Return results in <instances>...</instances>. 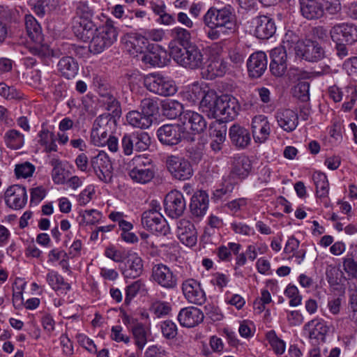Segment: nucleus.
Segmentation results:
<instances>
[{"label": "nucleus", "instance_id": "nucleus-1", "mask_svg": "<svg viewBox=\"0 0 357 357\" xmlns=\"http://www.w3.org/2000/svg\"><path fill=\"white\" fill-rule=\"evenodd\" d=\"M192 92L195 94L193 102L201 99L200 108L209 117L227 122L233 120L238 113L240 109L238 101L231 95L225 94L218 96L214 91L210 90L205 92L199 86H194Z\"/></svg>", "mask_w": 357, "mask_h": 357}, {"label": "nucleus", "instance_id": "nucleus-2", "mask_svg": "<svg viewBox=\"0 0 357 357\" xmlns=\"http://www.w3.org/2000/svg\"><path fill=\"white\" fill-rule=\"evenodd\" d=\"M204 25L208 28L207 37L215 40L235 31L236 16L234 9L229 5L221 8L211 7L203 17Z\"/></svg>", "mask_w": 357, "mask_h": 357}, {"label": "nucleus", "instance_id": "nucleus-3", "mask_svg": "<svg viewBox=\"0 0 357 357\" xmlns=\"http://www.w3.org/2000/svg\"><path fill=\"white\" fill-rule=\"evenodd\" d=\"M170 53L178 64L191 70L202 68L206 63L203 49L195 43H190L184 47L174 46Z\"/></svg>", "mask_w": 357, "mask_h": 357}, {"label": "nucleus", "instance_id": "nucleus-4", "mask_svg": "<svg viewBox=\"0 0 357 357\" xmlns=\"http://www.w3.org/2000/svg\"><path fill=\"white\" fill-rule=\"evenodd\" d=\"M25 27L29 37L34 42L28 46L29 52L34 56L43 59L50 54L49 46L41 44L42 29L40 24L32 15H26L24 17Z\"/></svg>", "mask_w": 357, "mask_h": 357}, {"label": "nucleus", "instance_id": "nucleus-5", "mask_svg": "<svg viewBox=\"0 0 357 357\" xmlns=\"http://www.w3.org/2000/svg\"><path fill=\"white\" fill-rule=\"evenodd\" d=\"M118 31L111 20H107L104 25L100 26L97 32L89 40V51L93 54H100L110 47L117 39Z\"/></svg>", "mask_w": 357, "mask_h": 357}, {"label": "nucleus", "instance_id": "nucleus-6", "mask_svg": "<svg viewBox=\"0 0 357 357\" xmlns=\"http://www.w3.org/2000/svg\"><path fill=\"white\" fill-rule=\"evenodd\" d=\"M151 208L145 211L141 218L143 227L153 233L167 235L169 233V227L160 213V206L156 202H152Z\"/></svg>", "mask_w": 357, "mask_h": 357}, {"label": "nucleus", "instance_id": "nucleus-7", "mask_svg": "<svg viewBox=\"0 0 357 357\" xmlns=\"http://www.w3.org/2000/svg\"><path fill=\"white\" fill-rule=\"evenodd\" d=\"M131 162L133 167L129 170L128 175L133 181L145 184L153 178L155 171L151 159L138 155Z\"/></svg>", "mask_w": 357, "mask_h": 357}, {"label": "nucleus", "instance_id": "nucleus-8", "mask_svg": "<svg viewBox=\"0 0 357 357\" xmlns=\"http://www.w3.org/2000/svg\"><path fill=\"white\" fill-rule=\"evenodd\" d=\"M144 84L149 91L161 96H173L177 91L173 80L160 74L151 73L146 75Z\"/></svg>", "mask_w": 357, "mask_h": 357}, {"label": "nucleus", "instance_id": "nucleus-9", "mask_svg": "<svg viewBox=\"0 0 357 357\" xmlns=\"http://www.w3.org/2000/svg\"><path fill=\"white\" fill-rule=\"evenodd\" d=\"M114 120L110 115H100L93 122L91 132V141L97 146L106 145L107 138L111 135Z\"/></svg>", "mask_w": 357, "mask_h": 357}, {"label": "nucleus", "instance_id": "nucleus-10", "mask_svg": "<svg viewBox=\"0 0 357 357\" xmlns=\"http://www.w3.org/2000/svg\"><path fill=\"white\" fill-rule=\"evenodd\" d=\"M166 165L171 175L176 179L188 180L193 174L190 162L183 157L169 155L167 158Z\"/></svg>", "mask_w": 357, "mask_h": 357}, {"label": "nucleus", "instance_id": "nucleus-11", "mask_svg": "<svg viewBox=\"0 0 357 357\" xmlns=\"http://www.w3.org/2000/svg\"><path fill=\"white\" fill-rule=\"evenodd\" d=\"M91 165L98 178L104 183H110L113 177V168L109 156L100 151L91 160Z\"/></svg>", "mask_w": 357, "mask_h": 357}, {"label": "nucleus", "instance_id": "nucleus-12", "mask_svg": "<svg viewBox=\"0 0 357 357\" xmlns=\"http://www.w3.org/2000/svg\"><path fill=\"white\" fill-rule=\"evenodd\" d=\"M102 102L106 105V109L113 113L119 110V104L116 98L113 96L109 84L104 78L96 76L93 81Z\"/></svg>", "mask_w": 357, "mask_h": 357}, {"label": "nucleus", "instance_id": "nucleus-13", "mask_svg": "<svg viewBox=\"0 0 357 357\" xmlns=\"http://www.w3.org/2000/svg\"><path fill=\"white\" fill-rule=\"evenodd\" d=\"M164 206L168 216L172 218H178L185 209V201L183 194L178 190L170 191L165 198Z\"/></svg>", "mask_w": 357, "mask_h": 357}, {"label": "nucleus", "instance_id": "nucleus-14", "mask_svg": "<svg viewBox=\"0 0 357 357\" xmlns=\"http://www.w3.org/2000/svg\"><path fill=\"white\" fill-rule=\"evenodd\" d=\"M183 135V128L179 124H165L157 130L159 141L165 145L174 146L179 144Z\"/></svg>", "mask_w": 357, "mask_h": 357}, {"label": "nucleus", "instance_id": "nucleus-15", "mask_svg": "<svg viewBox=\"0 0 357 357\" xmlns=\"http://www.w3.org/2000/svg\"><path fill=\"white\" fill-rule=\"evenodd\" d=\"M298 56L310 62H317L325 57V50L318 42L305 40L299 43Z\"/></svg>", "mask_w": 357, "mask_h": 357}, {"label": "nucleus", "instance_id": "nucleus-16", "mask_svg": "<svg viewBox=\"0 0 357 357\" xmlns=\"http://www.w3.org/2000/svg\"><path fill=\"white\" fill-rule=\"evenodd\" d=\"M5 202L13 209H21L26 204L27 195L26 188L20 185L10 186L5 192Z\"/></svg>", "mask_w": 357, "mask_h": 357}, {"label": "nucleus", "instance_id": "nucleus-17", "mask_svg": "<svg viewBox=\"0 0 357 357\" xmlns=\"http://www.w3.org/2000/svg\"><path fill=\"white\" fill-rule=\"evenodd\" d=\"M152 277L161 287L173 289L177 285V278L169 267L162 264L155 265L152 268Z\"/></svg>", "mask_w": 357, "mask_h": 357}, {"label": "nucleus", "instance_id": "nucleus-18", "mask_svg": "<svg viewBox=\"0 0 357 357\" xmlns=\"http://www.w3.org/2000/svg\"><path fill=\"white\" fill-rule=\"evenodd\" d=\"M182 291L189 303L201 305L206 301V295L200 284L194 279H188L182 284Z\"/></svg>", "mask_w": 357, "mask_h": 357}, {"label": "nucleus", "instance_id": "nucleus-19", "mask_svg": "<svg viewBox=\"0 0 357 357\" xmlns=\"http://www.w3.org/2000/svg\"><path fill=\"white\" fill-rule=\"evenodd\" d=\"M269 69L271 74L276 77H282L287 70V54L282 47H275L271 52Z\"/></svg>", "mask_w": 357, "mask_h": 357}, {"label": "nucleus", "instance_id": "nucleus-20", "mask_svg": "<svg viewBox=\"0 0 357 357\" xmlns=\"http://www.w3.org/2000/svg\"><path fill=\"white\" fill-rule=\"evenodd\" d=\"M304 333L310 339L324 342L329 327L321 319H314L303 326Z\"/></svg>", "mask_w": 357, "mask_h": 357}, {"label": "nucleus", "instance_id": "nucleus-21", "mask_svg": "<svg viewBox=\"0 0 357 357\" xmlns=\"http://www.w3.org/2000/svg\"><path fill=\"white\" fill-rule=\"evenodd\" d=\"M331 35L333 40L351 45L357 41V26L348 24H337L331 30Z\"/></svg>", "mask_w": 357, "mask_h": 357}, {"label": "nucleus", "instance_id": "nucleus-22", "mask_svg": "<svg viewBox=\"0 0 357 357\" xmlns=\"http://www.w3.org/2000/svg\"><path fill=\"white\" fill-rule=\"evenodd\" d=\"M251 128L255 142L261 144L268 139L271 133V126L266 116H255L252 120Z\"/></svg>", "mask_w": 357, "mask_h": 357}, {"label": "nucleus", "instance_id": "nucleus-23", "mask_svg": "<svg viewBox=\"0 0 357 357\" xmlns=\"http://www.w3.org/2000/svg\"><path fill=\"white\" fill-rule=\"evenodd\" d=\"M177 236L180 241L188 247L197 243V231L192 222L186 219H181L177 222Z\"/></svg>", "mask_w": 357, "mask_h": 357}, {"label": "nucleus", "instance_id": "nucleus-24", "mask_svg": "<svg viewBox=\"0 0 357 357\" xmlns=\"http://www.w3.org/2000/svg\"><path fill=\"white\" fill-rule=\"evenodd\" d=\"M181 121L183 123V130H190L193 133H200L206 128V122L204 117L193 111L188 110L183 113L181 116Z\"/></svg>", "mask_w": 357, "mask_h": 357}, {"label": "nucleus", "instance_id": "nucleus-25", "mask_svg": "<svg viewBox=\"0 0 357 357\" xmlns=\"http://www.w3.org/2000/svg\"><path fill=\"white\" fill-rule=\"evenodd\" d=\"M267 56L264 52L252 54L247 61L249 75L254 78L260 77L267 69Z\"/></svg>", "mask_w": 357, "mask_h": 357}, {"label": "nucleus", "instance_id": "nucleus-26", "mask_svg": "<svg viewBox=\"0 0 357 357\" xmlns=\"http://www.w3.org/2000/svg\"><path fill=\"white\" fill-rule=\"evenodd\" d=\"M203 312L195 307H188L181 309L178 314L180 324L186 328H193L204 320Z\"/></svg>", "mask_w": 357, "mask_h": 357}, {"label": "nucleus", "instance_id": "nucleus-27", "mask_svg": "<svg viewBox=\"0 0 357 357\" xmlns=\"http://www.w3.org/2000/svg\"><path fill=\"white\" fill-rule=\"evenodd\" d=\"M253 24L255 26V34L259 39H268L275 33V22L268 16L257 17L253 20Z\"/></svg>", "mask_w": 357, "mask_h": 357}, {"label": "nucleus", "instance_id": "nucleus-28", "mask_svg": "<svg viewBox=\"0 0 357 357\" xmlns=\"http://www.w3.org/2000/svg\"><path fill=\"white\" fill-rule=\"evenodd\" d=\"M229 137L232 145L240 149L246 148L251 141L249 130L236 123L230 127L229 130Z\"/></svg>", "mask_w": 357, "mask_h": 357}, {"label": "nucleus", "instance_id": "nucleus-29", "mask_svg": "<svg viewBox=\"0 0 357 357\" xmlns=\"http://www.w3.org/2000/svg\"><path fill=\"white\" fill-rule=\"evenodd\" d=\"M208 195L204 190H198L191 198L190 209L192 215L197 218L203 217L208 208Z\"/></svg>", "mask_w": 357, "mask_h": 357}, {"label": "nucleus", "instance_id": "nucleus-30", "mask_svg": "<svg viewBox=\"0 0 357 357\" xmlns=\"http://www.w3.org/2000/svg\"><path fill=\"white\" fill-rule=\"evenodd\" d=\"M143 267V260L136 253H134L128 257L121 268V272L126 278H136L142 273Z\"/></svg>", "mask_w": 357, "mask_h": 357}, {"label": "nucleus", "instance_id": "nucleus-31", "mask_svg": "<svg viewBox=\"0 0 357 357\" xmlns=\"http://www.w3.org/2000/svg\"><path fill=\"white\" fill-rule=\"evenodd\" d=\"M275 118L279 126L286 132L294 130L298 124L297 113L289 109L278 110Z\"/></svg>", "mask_w": 357, "mask_h": 357}, {"label": "nucleus", "instance_id": "nucleus-32", "mask_svg": "<svg viewBox=\"0 0 357 357\" xmlns=\"http://www.w3.org/2000/svg\"><path fill=\"white\" fill-rule=\"evenodd\" d=\"M300 8L302 15L307 20H317L324 16L320 2L315 0H301Z\"/></svg>", "mask_w": 357, "mask_h": 357}, {"label": "nucleus", "instance_id": "nucleus-33", "mask_svg": "<svg viewBox=\"0 0 357 357\" xmlns=\"http://www.w3.org/2000/svg\"><path fill=\"white\" fill-rule=\"evenodd\" d=\"M57 70L62 77L70 79L74 78L77 74L79 66L73 57L63 56L57 63Z\"/></svg>", "mask_w": 357, "mask_h": 357}, {"label": "nucleus", "instance_id": "nucleus-34", "mask_svg": "<svg viewBox=\"0 0 357 357\" xmlns=\"http://www.w3.org/2000/svg\"><path fill=\"white\" fill-rule=\"evenodd\" d=\"M167 56V52L158 47L155 51H149L144 54L142 56V61L151 67H162L166 65L168 61Z\"/></svg>", "mask_w": 357, "mask_h": 357}, {"label": "nucleus", "instance_id": "nucleus-35", "mask_svg": "<svg viewBox=\"0 0 357 357\" xmlns=\"http://www.w3.org/2000/svg\"><path fill=\"white\" fill-rule=\"evenodd\" d=\"M126 121L131 126L140 129H146L153 123L152 118L149 117V115H146L142 112H139L137 110L130 111L126 114Z\"/></svg>", "mask_w": 357, "mask_h": 357}, {"label": "nucleus", "instance_id": "nucleus-36", "mask_svg": "<svg viewBox=\"0 0 357 357\" xmlns=\"http://www.w3.org/2000/svg\"><path fill=\"white\" fill-rule=\"evenodd\" d=\"M38 144L43 146L45 151L50 153L57 151V145L56 144V137L55 135L48 130L46 128L42 127V129L38 133Z\"/></svg>", "mask_w": 357, "mask_h": 357}, {"label": "nucleus", "instance_id": "nucleus-37", "mask_svg": "<svg viewBox=\"0 0 357 357\" xmlns=\"http://www.w3.org/2000/svg\"><path fill=\"white\" fill-rule=\"evenodd\" d=\"M46 279L54 291H60L61 294H66L71 288L70 284L65 282L63 278L56 271H50Z\"/></svg>", "mask_w": 357, "mask_h": 357}, {"label": "nucleus", "instance_id": "nucleus-38", "mask_svg": "<svg viewBox=\"0 0 357 357\" xmlns=\"http://www.w3.org/2000/svg\"><path fill=\"white\" fill-rule=\"evenodd\" d=\"M3 140L8 148L17 150L23 146L24 144V136L20 131L10 129L5 132Z\"/></svg>", "mask_w": 357, "mask_h": 357}, {"label": "nucleus", "instance_id": "nucleus-39", "mask_svg": "<svg viewBox=\"0 0 357 357\" xmlns=\"http://www.w3.org/2000/svg\"><path fill=\"white\" fill-rule=\"evenodd\" d=\"M227 70V63L222 59H213L207 66L206 78L213 79L217 77H222Z\"/></svg>", "mask_w": 357, "mask_h": 357}, {"label": "nucleus", "instance_id": "nucleus-40", "mask_svg": "<svg viewBox=\"0 0 357 357\" xmlns=\"http://www.w3.org/2000/svg\"><path fill=\"white\" fill-rule=\"evenodd\" d=\"M30 6L37 16L43 17L56 8V3L55 0H30Z\"/></svg>", "mask_w": 357, "mask_h": 357}, {"label": "nucleus", "instance_id": "nucleus-41", "mask_svg": "<svg viewBox=\"0 0 357 357\" xmlns=\"http://www.w3.org/2000/svg\"><path fill=\"white\" fill-rule=\"evenodd\" d=\"M241 179L240 176L233 174V172L231 170L230 173L223 178L222 187L215 190V195L220 198L225 195L231 193L234 190L235 185Z\"/></svg>", "mask_w": 357, "mask_h": 357}, {"label": "nucleus", "instance_id": "nucleus-42", "mask_svg": "<svg viewBox=\"0 0 357 357\" xmlns=\"http://www.w3.org/2000/svg\"><path fill=\"white\" fill-rule=\"evenodd\" d=\"M79 26L77 28V36L84 42H89L98 28L96 26L91 20H82L79 22Z\"/></svg>", "mask_w": 357, "mask_h": 357}, {"label": "nucleus", "instance_id": "nucleus-43", "mask_svg": "<svg viewBox=\"0 0 357 357\" xmlns=\"http://www.w3.org/2000/svg\"><path fill=\"white\" fill-rule=\"evenodd\" d=\"M250 169L251 162L248 158L239 156L234 158L231 169L233 174H236V175L243 179L248 175Z\"/></svg>", "mask_w": 357, "mask_h": 357}, {"label": "nucleus", "instance_id": "nucleus-44", "mask_svg": "<svg viewBox=\"0 0 357 357\" xmlns=\"http://www.w3.org/2000/svg\"><path fill=\"white\" fill-rule=\"evenodd\" d=\"M183 105L176 100H167L162 104L163 115L170 119H174L183 114Z\"/></svg>", "mask_w": 357, "mask_h": 357}, {"label": "nucleus", "instance_id": "nucleus-45", "mask_svg": "<svg viewBox=\"0 0 357 357\" xmlns=\"http://www.w3.org/2000/svg\"><path fill=\"white\" fill-rule=\"evenodd\" d=\"M312 179L316 186V193L319 197H326L328 194L329 184L327 176L321 172H314Z\"/></svg>", "mask_w": 357, "mask_h": 357}, {"label": "nucleus", "instance_id": "nucleus-46", "mask_svg": "<svg viewBox=\"0 0 357 357\" xmlns=\"http://www.w3.org/2000/svg\"><path fill=\"white\" fill-rule=\"evenodd\" d=\"M135 340V344L139 349H142L147 342L149 327L142 322H138L131 328Z\"/></svg>", "mask_w": 357, "mask_h": 357}, {"label": "nucleus", "instance_id": "nucleus-47", "mask_svg": "<svg viewBox=\"0 0 357 357\" xmlns=\"http://www.w3.org/2000/svg\"><path fill=\"white\" fill-rule=\"evenodd\" d=\"M304 40H300L298 35L292 31H288L282 40V48L286 52L287 50H294L296 54H298L299 43H303Z\"/></svg>", "mask_w": 357, "mask_h": 357}, {"label": "nucleus", "instance_id": "nucleus-48", "mask_svg": "<svg viewBox=\"0 0 357 357\" xmlns=\"http://www.w3.org/2000/svg\"><path fill=\"white\" fill-rule=\"evenodd\" d=\"M241 245L239 243H229L227 245H221L218 248L217 255L220 259L223 261H230L231 259V252L238 255Z\"/></svg>", "mask_w": 357, "mask_h": 357}, {"label": "nucleus", "instance_id": "nucleus-49", "mask_svg": "<svg viewBox=\"0 0 357 357\" xmlns=\"http://www.w3.org/2000/svg\"><path fill=\"white\" fill-rule=\"evenodd\" d=\"M226 128L221 127L220 129L215 128L213 130L210 135L213 137L211 142V148L214 152H218L222 149V144L226 138Z\"/></svg>", "mask_w": 357, "mask_h": 357}, {"label": "nucleus", "instance_id": "nucleus-50", "mask_svg": "<svg viewBox=\"0 0 357 357\" xmlns=\"http://www.w3.org/2000/svg\"><path fill=\"white\" fill-rule=\"evenodd\" d=\"M135 147L137 151H143L149 149L151 137L147 132H132Z\"/></svg>", "mask_w": 357, "mask_h": 357}, {"label": "nucleus", "instance_id": "nucleus-51", "mask_svg": "<svg viewBox=\"0 0 357 357\" xmlns=\"http://www.w3.org/2000/svg\"><path fill=\"white\" fill-rule=\"evenodd\" d=\"M145 284L142 280H137L126 288L125 303L129 304L132 299L141 291L144 290Z\"/></svg>", "mask_w": 357, "mask_h": 357}, {"label": "nucleus", "instance_id": "nucleus-52", "mask_svg": "<svg viewBox=\"0 0 357 357\" xmlns=\"http://www.w3.org/2000/svg\"><path fill=\"white\" fill-rule=\"evenodd\" d=\"M228 56L234 66L240 67L243 63L246 54L243 48L235 46L229 50Z\"/></svg>", "mask_w": 357, "mask_h": 357}, {"label": "nucleus", "instance_id": "nucleus-53", "mask_svg": "<svg viewBox=\"0 0 357 357\" xmlns=\"http://www.w3.org/2000/svg\"><path fill=\"white\" fill-rule=\"evenodd\" d=\"M172 36L176 40L180 45L185 47L189 45L188 43L191 39V33L186 29L176 26L171 31Z\"/></svg>", "mask_w": 357, "mask_h": 357}, {"label": "nucleus", "instance_id": "nucleus-54", "mask_svg": "<svg viewBox=\"0 0 357 357\" xmlns=\"http://www.w3.org/2000/svg\"><path fill=\"white\" fill-rule=\"evenodd\" d=\"M142 112L153 119V116L158 110V101L154 98H144L140 103Z\"/></svg>", "mask_w": 357, "mask_h": 357}, {"label": "nucleus", "instance_id": "nucleus-55", "mask_svg": "<svg viewBox=\"0 0 357 357\" xmlns=\"http://www.w3.org/2000/svg\"><path fill=\"white\" fill-rule=\"evenodd\" d=\"M35 166L29 162L17 164L15 167V174L17 178H26L31 177L35 172Z\"/></svg>", "mask_w": 357, "mask_h": 357}, {"label": "nucleus", "instance_id": "nucleus-56", "mask_svg": "<svg viewBox=\"0 0 357 357\" xmlns=\"http://www.w3.org/2000/svg\"><path fill=\"white\" fill-rule=\"evenodd\" d=\"M126 45L132 48V51L129 50L131 54L142 53L144 47L146 46V43L144 42L141 33H136L130 37V40L126 42Z\"/></svg>", "mask_w": 357, "mask_h": 357}, {"label": "nucleus", "instance_id": "nucleus-57", "mask_svg": "<svg viewBox=\"0 0 357 357\" xmlns=\"http://www.w3.org/2000/svg\"><path fill=\"white\" fill-rule=\"evenodd\" d=\"M76 14L80 18V21H82L91 20L94 12L87 1H80L77 2L76 6Z\"/></svg>", "mask_w": 357, "mask_h": 357}, {"label": "nucleus", "instance_id": "nucleus-58", "mask_svg": "<svg viewBox=\"0 0 357 357\" xmlns=\"http://www.w3.org/2000/svg\"><path fill=\"white\" fill-rule=\"evenodd\" d=\"M267 339L275 354L281 355L284 352L285 343L276 335L275 331H271L268 332L267 333Z\"/></svg>", "mask_w": 357, "mask_h": 357}, {"label": "nucleus", "instance_id": "nucleus-59", "mask_svg": "<svg viewBox=\"0 0 357 357\" xmlns=\"http://www.w3.org/2000/svg\"><path fill=\"white\" fill-rule=\"evenodd\" d=\"M140 33L146 43L149 40L154 42L161 41L165 36L162 29H143Z\"/></svg>", "mask_w": 357, "mask_h": 357}, {"label": "nucleus", "instance_id": "nucleus-60", "mask_svg": "<svg viewBox=\"0 0 357 357\" xmlns=\"http://www.w3.org/2000/svg\"><path fill=\"white\" fill-rule=\"evenodd\" d=\"M0 95L7 100L22 98V93L20 91L4 83H0Z\"/></svg>", "mask_w": 357, "mask_h": 357}, {"label": "nucleus", "instance_id": "nucleus-61", "mask_svg": "<svg viewBox=\"0 0 357 357\" xmlns=\"http://www.w3.org/2000/svg\"><path fill=\"white\" fill-rule=\"evenodd\" d=\"M160 328L163 336L169 340L174 338L177 335V326L171 320H165L161 323Z\"/></svg>", "mask_w": 357, "mask_h": 357}, {"label": "nucleus", "instance_id": "nucleus-62", "mask_svg": "<svg viewBox=\"0 0 357 357\" xmlns=\"http://www.w3.org/2000/svg\"><path fill=\"white\" fill-rule=\"evenodd\" d=\"M342 274V273L340 269L335 266L328 265L326 268V278L328 283L331 285H335L339 283Z\"/></svg>", "mask_w": 357, "mask_h": 357}, {"label": "nucleus", "instance_id": "nucleus-63", "mask_svg": "<svg viewBox=\"0 0 357 357\" xmlns=\"http://www.w3.org/2000/svg\"><path fill=\"white\" fill-rule=\"evenodd\" d=\"M284 294L290 298L289 305L291 306L296 307L301 304V296L296 286L288 285L284 291Z\"/></svg>", "mask_w": 357, "mask_h": 357}, {"label": "nucleus", "instance_id": "nucleus-64", "mask_svg": "<svg viewBox=\"0 0 357 357\" xmlns=\"http://www.w3.org/2000/svg\"><path fill=\"white\" fill-rule=\"evenodd\" d=\"M323 12L326 11L330 15L337 14L341 10L340 0H321Z\"/></svg>", "mask_w": 357, "mask_h": 357}]
</instances>
